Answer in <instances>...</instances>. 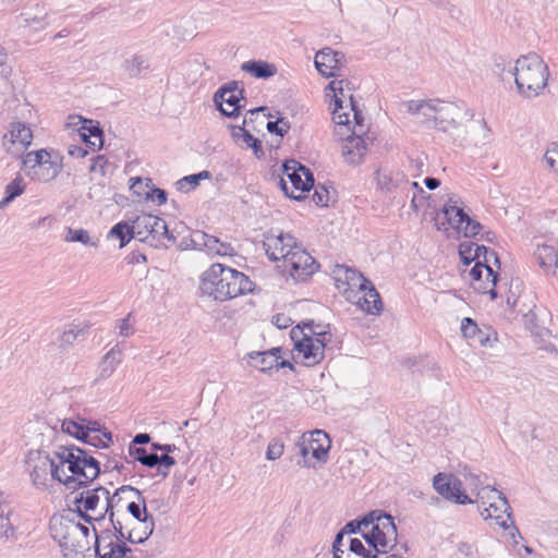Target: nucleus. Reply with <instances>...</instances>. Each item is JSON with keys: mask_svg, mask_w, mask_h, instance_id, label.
Instances as JSON below:
<instances>
[{"mask_svg": "<svg viewBox=\"0 0 558 558\" xmlns=\"http://www.w3.org/2000/svg\"><path fill=\"white\" fill-rule=\"evenodd\" d=\"M453 204H446L441 210L448 223L459 233L466 238L476 236L483 229V226L473 220L464 210L457 206V201L450 198Z\"/></svg>", "mask_w": 558, "mask_h": 558, "instance_id": "17", "label": "nucleus"}, {"mask_svg": "<svg viewBox=\"0 0 558 558\" xmlns=\"http://www.w3.org/2000/svg\"><path fill=\"white\" fill-rule=\"evenodd\" d=\"M315 337L306 333L300 326H295L290 331V340L293 343V359L305 366H314L324 357L326 342L331 340L329 331L312 330Z\"/></svg>", "mask_w": 558, "mask_h": 558, "instance_id": "8", "label": "nucleus"}, {"mask_svg": "<svg viewBox=\"0 0 558 558\" xmlns=\"http://www.w3.org/2000/svg\"><path fill=\"white\" fill-rule=\"evenodd\" d=\"M298 448L302 457V461H298V464L307 468L315 466L312 463V459L320 463L327 461L328 452L331 448V439L325 430L314 429L302 435Z\"/></svg>", "mask_w": 558, "mask_h": 558, "instance_id": "13", "label": "nucleus"}, {"mask_svg": "<svg viewBox=\"0 0 558 558\" xmlns=\"http://www.w3.org/2000/svg\"><path fill=\"white\" fill-rule=\"evenodd\" d=\"M534 257L543 269H550L551 267L558 266L557 252L550 245H538L534 252Z\"/></svg>", "mask_w": 558, "mask_h": 558, "instance_id": "35", "label": "nucleus"}, {"mask_svg": "<svg viewBox=\"0 0 558 558\" xmlns=\"http://www.w3.org/2000/svg\"><path fill=\"white\" fill-rule=\"evenodd\" d=\"M108 238H117L120 240V247H124L131 239L134 238L132 226L128 222H118L108 233Z\"/></svg>", "mask_w": 558, "mask_h": 558, "instance_id": "42", "label": "nucleus"}, {"mask_svg": "<svg viewBox=\"0 0 558 558\" xmlns=\"http://www.w3.org/2000/svg\"><path fill=\"white\" fill-rule=\"evenodd\" d=\"M153 202H156L158 205H162L167 202V193L165 190L155 189L153 193L149 195Z\"/></svg>", "mask_w": 558, "mask_h": 558, "instance_id": "57", "label": "nucleus"}, {"mask_svg": "<svg viewBox=\"0 0 558 558\" xmlns=\"http://www.w3.org/2000/svg\"><path fill=\"white\" fill-rule=\"evenodd\" d=\"M314 63L317 71L328 78L338 76L337 71L345 65L347 59L343 52L324 47L316 52Z\"/></svg>", "mask_w": 558, "mask_h": 558, "instance_id": "22", "label": "nucleus"}, {"mask_svg": "<svg viewBox=\"0 0 558 558\" xmlns=\"http://www.w3.org/2000/svg\"><path fill=\"white\" fill-rule=\"evenodd\" d=\"M177 186H178V190H180L182 192H189L190 190L195 187V186H193V181H191V179L189 180L187 177L180 179L177 182Z\"/></svg>", "mask_w": 558, "mask_h": 558, "instance_id": "61", "label": "nucleus"}, {"mask_svg": "<svg viewBox=\"0 0 558 558\" xmlns=\"http://www.w3.org/2000/svg\"><path fill=\"white\" fill-rule=\"evenodd\" d=\"M496 286H493L487 281V284H477L474 287V289L481 291L482 293H489L490 299L495 300L498 296V293L495 289Z\"/></svg>", "mask_w": 558, "mask_h": 558, "instance_id": "56", "label": "nucleus"}, {"mask_svg": "<svg viewBox=\"0 0 558 558\" xmlns=\"http://www.w3.org/2000/svg\"><path fill=\"white\" fill-rule=\"evenodd\" d=\"M369 525H372L371 531L362 532V536L376 553L387 554L396 546L397 526L393 518L384 511L374 510L361 520H352L340 532H343V535L355 534L361 531L362 526L367 527Z\"/></svg>", "mask_w": 558, "mask_h": 558, "instance_id": "3", "label": "nucleus"}, {"mask_svg": "<svg viewBox=\"0 0 558 558\" xmlns=\"http://www.w3.org/2000/svg\"><path fill=\"white\" fill-rule=\"evenodd\" d=\"M344 84H349L348 80H335L331 81L327 88L330 89L333 93V105L335 108L332 110V121L336 125L339 126H347L350 122L349 113L342 112L343 109L342 106V99L339 97V95L344 96Z\"/></svg>", "mask_w": 558, "mask_h": 558, "instance_id": "28", "label": "nucleus"}, {"mask_svg": "<svg viewBox=\"0 0 558 558\" xmlns=\"http://www.w3.org/2000/svg\"><path fill=\"white\" fill-rule=\"evenodd\" d=\"M25 465L34 485L46 486L54 480L68 489L85 486L100 473L99 461L75 445L58 446L51 453L31 450Z\"/></svg>", "mask_w": 558, "mask_h": 558, "instance_id": "1", "label": "nucleus"}, {"mask_svg": "<svg viewBox=\"0 0 558 558\" xmlns=\"http://www.w3.org/2000/svg\"><path fill=\"white\" fill-rule=\"evenodd\" d=\"M149 440H150V437L148 434L141 433L134 437V439L132 440V442L130 445H134V446L144 445V444H147Z\"/></svg>", "mask_w": 558, "mask_h": 558, "instance_id": "64", "label": "nucleus"}, {"mask_svg": "<svg viewBox=\"0 0 558 558\" xmlns=\"http://www.w3.org/2000/svg\"><path fill=\"white\" fill-rule=\"evenodd\" d=\"M517 89L526 98L537 96L547 85L549 72L544 60L536 53L521 56L514 66L509 68Z\"/></svg>", "mask_w": 558, "mask_h": 558, "instance_id": "6", "label": "nucleus"}, {"mask_svg": "<svg viewBox=\"0 0 558 558\" xmlns=\"http://www.w3.org/2000/svg\"><path fill=\"white\" fill-rule=\"evenodd\" d=\"M190 242L192 248L204 251L211 256H232L234 254L230 243L221 242L218 238L203 231L193 232Z\"/></svg>", "mask_w": 558, "mask_h": 558, "instance_id": "23", "label": "nucleus"}, {"mask_svg": "<svg viewBox=\"0 0 558 558\" xmlns=\"http://www.w3.org/2000/svg\"><path fill=\"white\" fill-rule=\"evenodd\" d=\"M271 114L268 112L267 107H258L255 109H251L247 111V114L244 117L242 123L244 126L252 128L253 131L259 132L260 128L265 124L266 120L270 118Z\"/></svg>", "mask_w": 558, "mask_h": 558, "instance_id": "36", "label": "nucleus"}, {"mask_svg": "<svg viewBox=\"0 0 558 558\" xmlns=\"http://www.w3.org/2000/svg\"><path fill=\"white\" fill-rule=\"evenodd\" d=\"M25 191V183L22 177L15 178L5 186V197L0 202V209L11 203L15 197L23 194Z\"/></svg>", "mask_w": 558, "mask_h": 558, "instance_id": "41", "label": "nucleus"}, {"mask_svg": "<svg viewBox=\"0 0 558 558\" xmlns=\"http://www.w3.org/2000/svg\"><path fill=\"white\" fill-rule=\"evenodd\" d=\"M492 492L496 493L498 495V502L490 504L488 508H485L482 512V515L485 519L488 518H495L497 520V523L500 524L504 529H508L507 521L504 519V513L507 514V519H510V506L508 504V500L506 496L498 492L497 489L493 488Z\"/></svg>", "mask_w": 558, "mask_h": 558, "instance_id": "29", "label": "nucleus"}, {"mask_svg": "<svg viewBox=\"0 0 558 558\" xmlns=\"http://www.w3.org/2000/svg\"><path fill=\"white\" fill-rule=\"evenodd\" d=\"M461 332L464 338L469 339L472 344H480L481 347L492 345V337L496 332L490 327L483 326L482 328L470 317H465L461 322ZM496 340V337H494Z\"/></svg>", "mask_w": 558, "mask_h": 558, "instance_id": "27", "label": "nucleus"}, {"mask_svg": "<svg viewBox=\"0 0 558 558\" xmlns=\"http://www.w3.org/2000/svg\"><path fill=\"white\" fill-rule=\"evenodd\" d=\"M433 486L447 500L458 505L473 504V500L462 488L461 481L452 474L438 473L434 476Z\"/></svg>", "mask_w": 558, "mask_h": 558, "instance_id": "19", "label": "nucleus"}, {"mask_svg": "<svg viewBox=\"0 0 558 558\" xmlns=\"http://www.w3.org/2000/svg\"><path fill=\"white\" fill-rule=\"evenodd\" d=\"M349 99L351 110L353 111L354 125L352 128H350V124H348L347 126L336 125V132L339 135H345L344 133L341 132L342 129H345V131L350 132V134L366 135L368 126L364 123V116L362 111L357 108L352 95L349 96ZM349 123H351V121Z\"/></svg>", "mask_w": 558, "mask_h": 558, "instance_id": "31", "label": "nucleus"}, {"mask_svg": "<svg viewBox=\"0 0 558 558\" xmlns=\"http://www.w3.org/2000/svg\"><path fill=\"white\" fill-rule=\"evenodd\" d=\"M68 154L73 158L80 159L86 157L88 155V151L81 146L70 145L68 147Z\"/></svg>", "mask_w": 558, "mask_h": 558, "instance_id": "55", "label": "nucleus"}, {"mask_svg": "<svg viewBox=\"0 0 558 558\" xmlns=\"http://www.w3.org/2000/svg\"><path fill=\"white\" fill-rule=\"evenodd\" d=\"M303 110V107L299 105L294 100H290L286 105L284 112H281V138L284 136V132H287L291 128V123L289 121V117L295 118Z\"/></svg>", "mask_w": 558, "mask_h": 558, "instance_id": "44", "label": "nucleus"}, {"mask_svg": "<svg viewBox=\"0 0 558 558\" xmlns=\"http://www.w3.org/2000/svg\"><path fill=\"white\" fill-rule=\"evenodd\" d=\"M544 161L553 171L558 173V144H553L551 147L546 150Z\"/></svg>", "mask_w": 558, "mask_h": 558, "instance_id": "49", "label": "nucleus"}, {"mask_svg": "<svg viewBox=\"0 0 558 558\" xmlns=\"http://www.w3.org/2000/svg\"><path fill=\"white\" fill-rule=\"evenodd\" d=\"M404 106L407 108V111L411 114L421 113L424 109H430L432 110V100H409L404 102Z\"/></svg>", "mask_w": 558, "mask_h": 558, "instance_id": "51", "label": "nucleus"}, {"mask_svg": "<svg viewBox=\"0 0 558 558\" xmlns=\"http://www.w3.org/2000/svg\"><path fill=\"white\" fill-rule=\"evenodd\" d=\"M368 136L348 134L342 138V156L345 162L356 166L360 165L367 153Z\"/></svg>", "mask_w": 558, "mask_h": 558, "instance_id": "26", "label": "nucleus"}, {"mask_svg": "<svg viewBox=\"0 0 558 558\" xmlns=\"http://www.w3.org/2000/svg\"><path fill=\"white\" fill-rule=\"evenodd\" d=\"M243 99V88L238 82H231L221 86L214 96L215 105L218 110L226 117H235L242 106L240 101Z\"/></svg>", "mask_w": 558, "mask_h": 558, "instance_id": "18", "label": "nucleus"}, {"mask_svg": "<svg viewBox=\"0 0 558 558\" xmlns=\"http://www.w3.org/2000/svg\"><path fill=\"white\" fill-rule=\"evenodd\" d=\"M119 493L122 500H128L125 509L132 517L131 519L129 518V522L140 521L143 517H153L148 513L145 498L138 489L125 485L119 488ZM119 508H124V506L120 504L117 510H120Z\"/></svg>", "mask_w": 558, "mask_h": 558, "instance_id": "24", "label": "nucleus"}, {"mask_svg": "<svg viewBox=\"0 0 558 558\" xmlns=\"http://www.w3.org/2000/svg\"><path fill=\"white\" fill-rule=\"evenodd\" d=\"M122 497L119 489L111 496L109 490L102 486L94 489L83 490L75 497L74 504L78 514L87 522L101 520L106 514L120 506Z\"/></svg>", "mask_w": 558, "mask_h": 558, "instance_id": "7", "label": "nucleus"}, {"mask_svg": "<svg viewBox=\"0 0 558 558\" xmlns=\"http://www.w3.org/2000/svg\"><path fill=\"white\" fill-rule=\"evenodd\" d=\"M210 177V173L208 171H202L197 174H191L187 175V179L193 181V186H197L202 179H208Z\"/></svg>", "mask_w": 558, "mask_h": 558, "instance_id": "63", "label": "nucleus"}, {"mask_svg": "<svg viewBox=\"0 0 558 558\" xmlns=\"http://www.w3.org/2000/svg\"><path fill=\"white\" fill-rule=\"evenodd\" d=\"M86 119L82 118L81 116H70L68 118L66 126L72 130H77L81 125L84 124Z\"/></svg>", "mask_w": 558, "mask_h": 558, "instance_id": "58", "label": "nucleus"}, {"mask_svg": "<svg viewBox=\"0 0 558 558\" xmlns=\"http://www.w3.org/2000/svg\"><path fill=\"white\" fill-rule=\"evenodd\" d=\"M241 70L252 74L256 78H268L277 73V66L265 61H246L242 63Z\"/></svg>", "mask_w": 558, "mask_h": 558, "instance_id": "33", "label": "nucleus"}, {"mask_svg": "<svg viewBox=\"0 0 558 558\" xmlns=\"http://www.w3.org/2000/svg\"><path fill=\"white\" fill-rule=\"evenodd\" d=\"M131 226L134 238L142 242H147L153 246L162 244L161 241L163 239H168L169 241L175 240L174 236L169 233L166 221L151 214L137 216Z\"/></svg>", "mask_w": 558, "mask_h": 558, "instance_id": "14", "label": "nucleus"}, {"mask_svg": "<svg viewBox=\"0 0 558 558\" xmlns=\"http://www.w3.org/2000/svg\"><path fill=\"white\" fill-rule=\"evenodd\" d=\"M348 558H377L378 553L372 549H366L364 544L359 538H350Z\"/></svg>", "mask_w": 558, "mask_h": 558, "instance_id": "46", "label": "nucleus"}, {"mask_svg": "<svg viewBox=\"0 0 558 558\" xmlns=\"http://www.w3.org/2000/svg\"><path fill=\"white\" fill-rule=\"evenodd\" d=\"M78 135L83 142L94 149H100L104 145L102 130L99 123L93 120H85L84 124L78 128Z\"/></svg>", "mask_w": 558, "mask_h": 558, "instance_id": "30", "label": "nucleus"}, {"mask_svg": "<svg viewBox=\"0 0 558 558\" xmlns=\"http://www.w3.org/2000/svg\"><path fill=\"white\" fill-rule=\"evenodd\" d=\"M107 166V159L105 156H96L92 158V165L89 167L90 172H100L105 173V168Z\"/></svg>", "mask_w": 558, "mask_h": 558, "instance_id": "54", "label": "nucleus"}, {"mask_svg": "<svg viewBox=\"0 0 558 558\" xmlns=\"http://www.w3.org/2000/svg\"><path fill=\"white\" fill-rule=\"evenodd\" d=\"M51 535L59 543L65 558H94L96 530L70 519L51 522Z\"/></svg>", "mask_w": 558, "mask_h": 558, "instance_id": "4", "label": "nucleus"}, {"mask_svg": "<svg viewBox=\"0 0 558 558\" xmlns=\"http://www.w3.org/2000/svg\"><path fill=\"white\" fill-rule=\"evenodd\" d=\"M65 242H80L84 245L96 246L97 243L90 240L88 231L84 229H73L66 228V233L64 236Z\"/></svg>", "mask_w": 558, "mask_h": 558, "instance_id": "47", "label": "nucleus"}, {"mask_svg": "<svg viewBox=\"0 0 558 558\" xmlns=\"http://www.w3.org/2000/svg\"><path fill=\"white\" fill-rule=\"evenodd\" d=\"M279 242V236L267 235L265 241H263V250L265 254L269 257V259L276 262L279 259L277 256V244Z\"/></svg>", "mask_w": 558, "mask_h": 558, "instance_id": "48", "label": "nucleus"}, {"mask_svg": "<svg viewBox=\"0 0 558 558\" xmlns=\"http://www.w3.org/2000/svg\"><path fill=\"white\" fill-rule=\"evenodd\" d=\"M243 361L251 367L262 373L272 375L279 371V348H272L267 351H253L243 356Z\"/></svg>", "mask_w": 558, "mask_h": 558, "instance_id": "25", "label": "nucleus"}, {"mask_svg": "<svg viewBox=\"0 0 558 558\" xmlns=\"http://www.w3.org/2000/svg\"><path fill=\"white\" fill-rule=\"evenodd\" d=\"M340 270L344 271V280L351 289L357 288L360 292H363V296L357 302L362 310L367 314L378 315L383 303L372 281L366 279L362 272L347 266H340Z\"/></svg>", "mask_w": 558, "mask_h": 558, "instance_id": "15", "label": "nucleus"}, {"mask_svg": "<svg viewBox=\"0 0 558 558\" xmlns=\"http://www.w3.org/2000/svg\"><path fill=\"white\" fill-rule=\"evenodd\" d=\"M343 532H338L332 544L333 555H337V553L344 554V550L341 548V546L343 545Z\"/></svg>", "mask_w": 558, "mask_h": 558, "instance_id": "59", "label": "nucleus"}, {"mask_svg": "<svg viewBox=\"0 0 558 558\" xmlns=\"http://www.w3.org/2000/svg\"><path fill=\"white\" fill-rule=\"evenodd\" d=\"M110 521L114 532L131 543H144L154 532L153 517H143L140 521L129 522V517L120 510L110 512Z\"/></svg>", "mask_w": 558, "mask_h": 558, "instance_id": "12", "label": "nucleus"}, {"mask_svg": "<svg viewBox=\"0 0 558 558\" xmlns=\"http://www.w3.org/2000/svg\"><path fill=\"white\" fill-rule=\"evenodd\" d=\"M253 289L254 283L246 275L219 263L213 264L201 276L202 294L214 301L225 302L250 293Z\"/></svg>", "mask_w": 558, "mask_h": 558, "instance_id": "2", "label": "nucleus"}, {"mask_svg": "<svg viewBox=\"0 0 558 558\" xmlns=\"http://www.w3.org/2000/svg\"><path fill=\"white\" fill-rule=\"evenodd\" d=\"M121 361V352L117 347L112 348L98 364V379L109 378Z\"/></svg>", "mask_w": 558, "mask_h": 558, "instance_id": "32", "label": "nucleus"}, {"mask_svg": "<svg viewBox=\"0 0 558 558\" xmlns=\"http://www.w3.org/2000/svg\"><path fill=\"white\" fill-rule=\"evenodd\" d=\"M24 167L32 170L33 179L39 182L54 180L63 168V157L54 149L29 151L23 157Z\"/></svg>", "mask_w": 558, "mask_h": 558, "instance_id": "11", "label": "nucleus"}, {"mask_svg": "<svg viewBox=\"0 0 558 558\" xmlns=\"http://www.w3.org/2000/svg\"><path fill=\"white\" fill-rule=\"evenodd\" d=\"M148 68V60L141 54H134L124 62L125 72L131 76H137L144 69Z\"/></svg>", "mask_w": 558, "mask_h": 558, "instance_id": "45", "label": "nucleus"}, {"mask_svg": "<svg viewBox=\"0 0 558 558\" xmlns=\"http://www.w3.org/2000/svg\"><path fill=\"white\" fill-rule=\"evenodd\" d=\"M157 460H159L157 464L159 474H161L163 477L167 476L170 469L175 464L174 458L168 453H165L161 456L157 454Z\"/></svg>", "mask_w": 558, "mask_h": 558, "instance_id": "50", "label": "nucleus"}, {"mask_svg": "<svg viewBox=\"0 0 558 558\" xmlns=\"http://www.w3.org/2000/svg\"><path fill=\"white\" fill-rule=\"evenodd\" d=\"M16 538L15 527L9 519V510L0 504V539H14Z\"/></svg>", "mask_w": 558, "mask_h": 558, "instance_id": "43", "label": "nucleus"}, {"mask_svg": "<svg viewBox=\"0 0 558 558\" xmlns=\"http://www.w3.org/2000/svg\"><path fill=\"white\" fill-rule=\"evenodd\" d=\"M432 110H435V116H433L435 126L442 131H447L448 128H458L473 118V113L462 101L451 102L435 99L432 100Z\"/></svg>", "mask_w": 558, "mask_h": 558, "instance_id": "16", "label": "nucleus"}, {"mask_svg": "<svg viewBox=\"0 0 558 558\" xmlns=\"http://www.w3.org/2000/svg\"><path fill=\"white\" fill-rule=\"evenodd\" d=\"M231 136L236 143L243 142L246 144L247 147H251L254 150V154L257 158H259L260 155H263L260 142L257 138H255L243 124L232 126Z\"/></svg>", "mask_w": 558, "mask_h": 558, "instance_id": "34", "label": "nucleus"}, {"mask_svg": "<svg viewBox=\"0 0 558 558\" xmlns=\"http://www.w3.org/2000/svg\"><path fill=\"white\" fill-rule=\"evenodd\" d=\"M465 480L468 481L469 486L472 490H475L482 485L481 476L476 474H465Z\"/></svg>", "mask_w": 558, "mask_h": 558, "instance_id": "60", "label": "nucleus"}, {"mask_svg": "<svg viewBox=\"0 0 558 558\" xmlns=\"http://www.w3.org/2000/svg\"><path fill=\"white\" fill-rule=\"evenodd\" d=\"M131 314H129L125 318L119 319L116 324V328L118 329V333L121 337H130L134 332L133 324L130 322Z\"/></svg>", "mask_w": 558, "mask_h": 558, "instance_id": "53", "label": "nucleus"}, {"mask_svg": "<svg viewBox=\"0 0 558 558\" xmlns=\"http://www.w3.org/2000/svg\"><path fill=\"white\" fill-rule=\"evenodd\" d=\"M119 534H111L109 531L95 536V557L99 558H130L131 549Z\"/></svg>", "mask_w": 558, "mask_h": 558, "instance_id": "20", "label": "nucleus"}, {"mask_svg": "<svg viewBox=\"0 0 558 558\" xmlns=\"http://www.w3.org/2000/svg\"><path fill=\"white\" fill-rule=\"evenodd\" d=\"M460 255L463 258L465 264H470L472 260H475V263H487V257L489 256V257L494 258V265H497L498 267L500 266V262L497 256V253L495 251L488 250L484 245L476 244L473 258L466 257L465 252L462 250H460Z\"/></svg>", "mask_w": 558, "mask_h": 558, "instance_id": "39", "label": "nucleus"}, {"mask_svg": "<svg viewBox=\"0 0 558 558\" xmlns=\"http://www.w3.org/2000/svg\"><path fill=\"white\" fill-rule=\"evenodd\" d=\"M129 454L132 457L135 461L141 462L145 466L154 468L157 466L158 461L157 460V453L155 452H147L145 449L140 448L134 445L129 446Z\"/></svg>", "mask_w": 558, "mask_h": 558, "instance_id": "40", "label": "nucleus"}, {"mask_svg": "<svg viewBox=\"0 0 558 558\" xmlns=\"http://www.w3.org/2000/svg\"><path fill=\"white\" fill-rule=\"evenodd\" d=\"M314 186V177L308 168L294 159L281 162V192L291 199L302 201Z\"/></svg>", "mask_w": 558, "mask_h": 558, "instance_id": "10", "label": "nucleus"}, {"mask_svg": "<svg viewBox=\"0 0 558 558\" xmlns=\"http://www.w3.org/2000/svg\"><path fill=\"white\" fill-rule=\"evenodd\" d=\"M486 272L487 281L493 286L497 284L498 281V272L493 269L492 265H487V263H475V265L470 270V276L474 281V287L476 283H482L483 274Z\"/></svg>", "mask_w": 558, "mask_h": 558, "instance_id": "37", "label": "nucleus"}, {"mask_svg": "<svg viewBox=\"0 0 558 558\" xmlns=\"http://www.w3.org/2000/svg\"><path fill=\"white\" fill-rule=\"evenodd\" d=\"M61 430L87 445L96 448H108L112 442V435L94 420L77 415L61 422Z\"/></svg>", "mask_w": 558, "mask_h": 558, "instance_id": "9", "label": "nucleus"}, {"mask_svg": "<svg viewBox=\"0 0 558 558\" xmlns=\"http://www.w3.org/2000/svg\"><path fill=\"white\" fill-rule=\"evenodd\" d=\"M266 458L268 460H276L277 458H279V450L277 448L276 441H272L268 445Z\"/></svg>", "mask_w": 558, "mask_h": 558, "instance_id": "62", "label": "nucleus"}, {"mask_svg": "<svg viewBox=\"0 0 558 558\" xmlns=\"http://www.w3.org/2000/svg\"><path fill=\"white\" fill-rule=\"evenodd\" d=\"M87 328L88 326L83 324L66 327L59 337L60 347L63 349L72 347L78 337L85 335Z\"/></svg>", "mask_w": 558, "mask_h": 558, "instance_id": "38", "label": "nucleus"}, {"mask_svg": "<svg viewBox=\"0 0 558 558\" xmlns=\"http://www.w3.org/2000/svg\"><path fill=\"white\" fill-rule=\"evenodd\" d=\"M313 201L317 206H327L329 202L328 189L323 184L315 186Z\"/></svg>", "mask_w": 558, "mask_h": 558, "instance_id": "52", "label": "nucleus"}, {"mask_svg": "<svg viewBox=\"0 0 558 558\" xmlns=\"http://www.w3.org/2000/svg\"><path fill=\"white\" fill-rule=\"evenodd\" d=\"M281 278L286 283L304 282L318 269V263L296 239L281 232Z\"/></svg>", "mask_w": 558, "mask_h": 558, "instance_id": "5", "label": "nucleus"}, {"mask_svg": "<svg viewBox=\"0 0 558 558\" xmlns=\"http://www.w3.org/2000/svg\"><path fill=\"white\" fill-rule=\"evenodd\" d=\"M33 133L29 126L21 122L11 123L9 134L2 140V145L7 153L13 156H20L32 144Z\"/></svg>", "mask_w": 558, "mask_h": 558, "instance_id": "21", "label": "nucleus"}]
</instances>
